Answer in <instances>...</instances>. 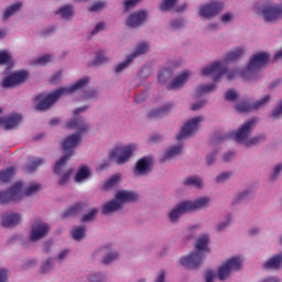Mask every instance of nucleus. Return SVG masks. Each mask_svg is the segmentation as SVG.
<instances>
[{
  "mask_svg": "<svg viewBox=\"0 0 282 282\" xmlns=\"http://www.w3.org/2000/svg\"><path fill=\"white\" fill-rule=\"evenodd\" d=\"M66 129H77V132L68 135L62 142V148L65 154L55 163L54 173H56V175H61V170L65 166L67 160L74 155V149L80 144V134L87 133V131H89V126L85 123L83 119H73L66 123Z\"/></svg>",
  "mask_w": 282,
  "mask_h": 282,
  "instance_id": "f257e3e1",
  "label": "nucleus"
},
{
  "mask_svg": "<svg viewBox=\"0 0 282 282\" xmlns=\"http://www.w3.org/2000/svg\"><path fill=\"white\" fill-rule=\"evenodd\" d=\"M87 83H89V78L84 77L70 87H62L50 95L45 96L43 94H39L33 98L34 104L36 105L35 109H37V111H47V109H50V107H52V105H54V102H56L62 96L75 94L78 89H83Z\"/></svg>",
  "mask_w": 282,
  "mask_h": 282,
  "instance_id": "f03ea898",
  "label": "nucleus"
},
{
  "mask_svg": "<svg viewBox=\"0 0 282 282\" xmlns=\"http://www.w3.org/2000/svg\"><path fill=\"white\" fill-rule=\"evenodd\" d=\"M195 248L197 251L181 258V264L189 270H197L204 261L203 252H210L208 249V236H202L197 239Z\"/></svg>",
  "mask_w": 282,
  "mask_h": 282,
  "instance_id": "7ed1b4c3",
  "label": "nucleus"
},
{
  "mask_svg": "<svg viewBox=\"0 0 282 282\" xmlns=\"http://www.w3.org/2000/svg\"><path fill=\"white\" fill-rule=\"evenodd\" d=\"M253 124H257V118L249 119L242 124L240 129H238L237 132H230L225 138H232L236 140V142L239 143L243 142L245 147H253V144H259V142H263V140H265V137L258 135L248 140V135L252 133Z\"/></svg>",
  "mask_w": 282,
  "mask_h": 282,
  "instance_id": "20e7f679",
  "label": "nucleus"
},
{
  "mask_svg": "<svg viewBox=\"0 0 282 282\" xmlns=\"http://www.w3.org/2000/svg\"><path fill=\"white\" fill-rule=\"evenodd\" d=\"M138 199V194L129 191H121L116 194V199L106 203L102 207L104 215H109V213H118L122 210L124 204L130 202H135Z\"/></svg>",
  "mask_w": 282,
  "mask_h": 282,
  "instance_id": "39448f33",
  "label": "nucleus"
},
{
  "mask_svg": "<svg viewBox=\"0 0 282 282\" xmlns=\"http://www.w3.org/2000/svg\"><path fill=\"white\" fill-rule=\"evenodd\" d=\"M208 202H210L208 197H200L194 202H183L176 208L170 212L169 217L171 221H177V219H180V217L186 213H191L192 210H202V208H204Z\"/></svg>",
  "mask_w": 282,
  "mask_h": 282,
  "instance_id": "423d86ee",
  "label": "nucleus"
},
{
  "mask_svg": "<svg viewBox=\"0 0 282 282\" xmlns=\"http://www.w3.org/2000/svg\"><path fill=\"white\" fill-rule=\"evenodd\" d=\"M270 61V54L268 53H258L256 54L249 62L248 66L241 72L242 78L250 80L254 78V74L259 72V69H263L265 65H268Z\"/></svg>",
  "mask_w": 282,
  "mask_h": 282,
  "instance_id": "0eeeda50",
  "label": "nucleus"
},
{
  "mask_svg": "<svg viewBox=\"0 0 282 282\" xmlns=\"http://www.w3.org/2000/svg\"><path fill=\"white\" fill-rule=\"evenodd\" d=\"M238 72L239 70H234L231 73H228V68L224 67L223 62H214L210 66L202 69V75L210 76L212 74H217L214 76V80L215 83H217V80H221V77L226 74H227L228 80H232V78L237 76Z\"/></svg>",
  "mask_w": 282,
  "mask_h": 282,
  "instance_id": "6e6552de",
  "label": "nucleus"
},
{
  "mask_svg": "<svg viewBox=\"0 0 282 282\" xmlns=\"http://www.w3.org/2000/svg\"><path fill=\"white\" fill-rule=\"evenodd\" d=\"M23 183H15L8 191H0V204H10L23 199Z\"/></svg>",
  "mask_w": 282,
  "mask_h": 282,
  "instance_id": "1a4fd4ad",
  "label": "nucleus"
},
{
  "mask_svg": "<svg viewBox=\"0 0 282 282\" xmlns=\"http://www.w3.org/2000/svg\"><path fill=\"white\" fill-rule=\"evenodd\" d=\"M133 151H135V144L117 147L113 150H111L109 158L110 160H115L119 165L127 164L131 155H133Z\"/></svg>",
  "mask_w": 282,
  "mask_h": 282,
  "instance_id": "9d476101",
  "label": "nucleus"
},
{
  "mask_svg": "<svg viewBox=\"0 0 282 282\" xmlns=\"http://www.w3.org/2000/svg\"><path fill=\"white\" fill-rule=\"evenodd\" d=\"M243 261L239 257H234L226 261L219 269H218V279L219 281H226L227 278L230 276V272L232 270H241V265Z\"/></svg>",
  "mask_w": 282,
  "mask_h": 282,
  "instance_id": "9b49d317",
  "label": "nucleus"
},
{
  "mask_svg": "<svg viewBox=\"0 0 282 282\" xmlns=\"http://www.w3.org/2000/svg\"><path fill=\"white\" fill-rule=\"evenodd\" d=\"M202 121H204L203 117H195L192 120L187 121L181 129V132L176 135V140L181 141L191 138L193 133L199 130V123Z\"/></svg>",
  "mask_w": 282,
  "mask_h": 282,
  "instance_id": "f8f14e48",
  "label": "nucleus"
},
{
  "mask_svg": "<svg viewBox=\"0 0 282 282\" xmlns=\"http://www.w3.org/2000/svg\"><path fill=\"white\" fill-rule=\"evenodd\" d=\"M224 10V3L219 1H210L203 7H200L199 14L204 19H213V17H217L219 12Z\"/></svg>",
  "mask_w": 282,
  "mask_h": 282,
  "instance_id": "ddd939ff",
  "label": "nucleus"
},
{
  "mask_svg": "<svg viewBox=\"0 0 282 282\" xmlns=\"http://www.w3.org/2000/svg\"><path fill=\"white\" fill-rule=\"evenodd\" d=\"M28 72L26 70H20L12 73L2 82V87L6 89L10 87H17V85H23V83H28Z\"/></svg>",
  "mask_w": 282,
  "mask_h": 282,
  "instance_id": "4468645a",
  "label": "nucleus"
},
{
  "mask_svg": "<svg viewBox=\"0 0 282 282\" xmlns=\"http://www.w3.org/2000/svg\"><path fill=\"white\" fill-rule=\"evenodd\" d=\"M265 102H270V95H265L262 99L256 101L253 105H250V101H239L236 105V109L239 111V113H250V111H254V109H261Z\"/></svg>",
  "mask_w": 282,
  "mask_h": 282,
  "instance_id": "2eb2a0df",
  "label": "nucleus"
},
{
  "mask_svg": "<svg viewBox=\"0 0 282 282\" xmlns=\"http://www.w3.org/2000/svg\"><path fill=\"white\" fill-rule=\"evenodd\" d=\"M47 232H50V225L42 220H35L31 230V241H39V239L47 237Z\"/></svg>",
  "mask_w": 282,
  "mask_h": 282,
  "instance_id": "dca6fc26",
  "label": "nucleus"
},
{
  "mask_svg": "<svg viewBox=\"0 0 282 282\" xmlns=\"http://www.w3.org/2000/svg\"><path fill=\"white\" fill-rule=\"evenodd\" d=\"M262 14L268 22L276 21L282 17V8L276 6H267L262 9Z\"/></svg>",
  "mask_w": 282,
  "mask_h": 282,
  "instance_id": "f3484780",
  "label": "nucleus"
},
{
  "mask_svg": "<svg viewBox=\"0 0 282 282\" xmlns=\"http://www.w3.org/2000/svg\"><path fill=\"white\" fill-rule=\"evenodd\" d=\"M153 160L149 156L140 159L134 169V175H147L151 171Z\"/></svg>",
  "mask_w": 282,
  "mask_h": 282,
  "instance_id": "a211bd4d",
  "label": "nucleus"
},
{
  "mask_svg": "<svg viewBox=\"0 0 282 282\" xmlns=\"http://www.w3.org/2000/svg\"><path fill=\"white\" fill-rule=\"evenodd\" d=\"M147 17H149L147 11H137L128 18L127 25L129 28H140L147 21Z\"/></svg>",
  "mask_w": 282,
  "mask_h": 282,
  "instance_id": "6ab92c4d",
  "label": "nucleus"
},
{
  "mask_svg": "<svg viewBox=\"0 0 282 282\" xmlns=\"http://www.w3.org/2000/svg\"><path fill=\"white\" fill-rule=\"evenodd\" d=\"M3 113V109L0 108V116ZM23 120L21 115H11L0 119V124L4 127L6 130L14 129Z\"/></svg>",
  "mask_w": 282,
  "mask_h": 282,
  "instance_id": "aec40b11",
  "label": "nucleus"
},
{
  "mask_svg": "<svg viewBox=\"0 0 282 282\" xmlns=\"http://www.w3.org/2000/svg\"><path fill=\"white\" fill-rule=\"evenodd\" d=\"M21 224V216L19 214H6L2 216L3 228H14Z\"/></svg>",
  "mask_w": 282,
  "mask_h": 282,
  "instance_id": "412c9836",
  "label": "nucleus"
},
{
  "mask_svg": "<svg viewBox=\"0 0 282 282\" xmlns=\"http://www.w3.org/2000/svg\"><path fill=\"white\" fill-rule=\"evenodd\" d=\"M87 204L85 203H76L74 206L69 207L62 214L63 219L67 217H74V215L83 213V208H85Z\"/></svg>",
  "mask_w": 282,
  "mask_h": 282,
  "instance_id": "4be33fe9",
  "label": "nucleus"
},
{
  "mask_svg": "<svg viewBox=\"0 0 282 282\" xmlns=\"http://www.w3.org/2000/svg\"><path fill=\"white\" fill-rule=\"evenodd\" d=\"M191 77V72H183L170 84L169 89H178Z\"/></svg>",
  "mask_w": 282,
  "mask_h": 282,
  "instance_id": "5701e85b",
  "label": "nucleus"
},
{
  "mask_svg": "<svg viewBox=\"0 0 282 282\" xmlns=\"http://www.w3.org/2000/svg\"><path fill=\"white\" fill-rule=\"evenodd\" d=\"M45 164V159L43 158H33L29 161V164L25 165L26 173H34V171H39L40 166Z\"/></svg>",
  "mask_w": 282,
  "mask_h": 282,
  "instance_id": "b1692460",
  "label": "nucleus"
},
{
  "mask_svg": "<svg viewBox=\"0 0 282 282\" xmlns=\"http://www.w3.org/2000/svg\"><path fill=\"white\" fill-rule=\"evenodd\" d=\"M55 14H59L62 19L69 21V19L74 17V7H72V4H66L55 11Z\"/></svg>",
  "mask_w": 282,
  "mask_h": 282,
  "instance_id": "393cba45",
  "label": "nucleus"
},
{
  "mask_svg": "<svg viewBox=\"0 0 282 282\" xmlns=\"http://www.w3.org/2000/svg\"><path fill=\"white\" fill-rule=\"evenodd\" d=\"M89 175H91L89 166L83 165L75 175V182H85V180H89Z\"/></svg>",
  "mask_w": 282,
  "mask_h": 282,
  "instance_id": "a878e982",
  "label": "nucleus"
},
{
  "mask_svg": "<svg viewBox=\"0 0 282 282\" xmlns=\"http://www.w3.org/2000/svg\"><path fill=\"white\" fill-rule=\"evenodd\" d=\"M21 8H23V3L22 2H17L13 3L11 6H9L3 14V21H8V19H10V17H12L15 12H19V10H21Z\"/></svg>",
  "mask_w": 282,
  "mask_h": 282,
  "instance_id": "bb28decb",
  "label": "nucleus"
},
{
  "mask_svg": "<svg viewBox=\"0 0 282 282\" xmlns=\"http://www.w3.org/2000/svg\"><path fill=\"white\" fill-rule=\"evenodd\" d=\"M281 262L282 256H274L272 259L268 260L263 264V268H265L267 270H278V268H281Z\"/></svg>",
  "mask_w": 282,
  "mask_h": 282,
  "instance_id": "cd10ccee",
  "label": "nucleus"
},
{
  "mask_svg": "<svg viewBox=\"0 0 282 282\" xmlns=\"http://www.w3.org/2000/svg\"><path fill=\"white\" fill-rule=\"evenodd\" d=\"M181 153H182V145L172 147L165 151L162 162H166V160H171V158H175Z\"/></svg>",
  "mask_w": 282,
  "mask_h": 282,
  "instance_id": "c85d7f7f",
  "label": "nucleus"
},
{
  "mask_svg": "<svg viewBox=\"0 0 282 282\" xmlns=\"http://www.w3.org/2000/svg\"><path fill=\"white\" fill-rule=\"evenodd\" d=\"M173 107V105L169 104L162 108L152 110L149 113V118H160V116H166V113H169V111H171V108Z\"/></svg>",
  "mask_w": 282,
  "mask_h": 282,
  "instance_id": "c756f323",
  "label": "nucleus"
},
{
  "mask_svg": "<svg viewBox=\"0 0 282 282\" xmlns=\"http://www.w3.org/2000/svg\"><path fill=\"white\" fill-rule=\"evenodd\" d=\"M240 56H243V50L236 48L226 55L225 63L228 65V63H232V61H237V58H240Z\"/></svg>",
  "mask_w": 282,
  "mask_h": 282,
  "instance_id": "7c9ffc66",
  "label": "nucleus"
},
{
  "mask_svg": "<svg viewBox=\"0 0 282 282\" xmlns=\"http://www.w3.org/2000/svg\"><path fill=\"white\" fill-rule=\"evenodd\" d=\"M147 52H149V44L142 42L137 46L135 51L129 56L132 57L133 61L134 58H137V56H142V54H147Z\"/></svg>",
  "mask_w": 282,
  "mask_h": 282,
  "instance_id": "2f4dec72",
  "label": "nucleus"
},
{
  "mask_svg": "<svg viewBox=\"0 0 282 282\" xmlns=\"http://www.w3.org/2000/svg\"><path fill=\"white\" fill-rule=\"evenodd\" d=\"M215 89H217V84L200 85L196 89V96H202V94H208L209 91H215Z\"/></svg>",
  "mask_w": 282,
  "mask_h": 282,
  "instance_id": "473e14b6",
  "label": "nucleus"
},
{
  "mask_svg": "<svg viewBox=\"0 0 282 282\" xmlns=\"http://www.w3.org/2000/svg\"><path fill=\"white\" fill-rule=\"evenodd\" d=\"M185 186H195V188H199L202 186V178L199 176H191L184 181Z\"/></svg>",
  "mask_w": 282,
  "mask_h": 282,
  "instance_id": "72a5a7b5",
  "label": "nucleus"
},
{
  "mask_svg": "<svg viewBox=\"0 0 282 282\" xmlns=\"http://www.w3.org/2000/svg\"><path fill=\"white\" fill-rule=\"evenodd\" d=\"M72 237L75 241H83V239H85V227H77L73 229Z\"/></svg>",
  "mask_w": 282,
  "mask_h": 282,
  "instance_id": "f704fd0d",
  "label": "nucleus"
},
{
  "mask_svg": "<svg viewBox=\"0 0 282 282\" xmlns=\"http://www.w3.org/2000/svg\"><path fill=\"white\" fill-rule=\"evenodd\" d=\"M12 175H14V167H9L2 172H0V182L6 184L9 180H12Z\"/></svg>",
  "mask_w": 282,
  "mask_h": 282,
  "instance_id": "c9c22d12",
  "label": "nucleus"
},
{
  "mask_svg": "<svg viewBox=\"0 0 282 282\" xmlns=\"http://www.w3.org/2000/svg\"><path fill=\"white\" fill-rule=\"evenodd\" d=\"M177 1L178 0H163L160 6V10H162V12H169V10H173V8H175V3H177Z\"/></svg>",
  "mask_w": 282,
  "mask_h": 282,
  "instance_id": "e433bc0d",
  "label": "nucleus"
},
{
  "mask_svg": "<svg viewBox=\"0 0 282 282\" xmlns=\"http://www.w3.org/2000/svg\"><path fill=\"white\" fill-rule=\"evenodd\" d=\"M41 191V184L35 183V184H31L25 191H24V195H26V197H30V195H35V193H39Z\"/></svg>",
  "mask_w": 282,
  "mask_h": 282,
  "instance_id": "4c0bfd02",
  "label": "nucleus"
},
{
  "mask_svg": "<svg viewBox=\"0 0 282 282\" xmlns=\"http://www.w3.org/2000/svg\"><path fill=\"white\" fill-rule=\"evenodd\" d=\"M120 180V175H115L110 177L104 185V191H109V188H113L118 184V181Z\"/></svg>",
  "mask_w": 282,
  "mask_h": 282,
  "instance_id": "58836bf2",
  "label": "nucleus"
},
{
  "mask_svg": "<svg viewBox=\"0 0 282 282\" xmlns=\"http://www.w3.org/2000/svg\"><path fill=\"white\" fill-rule=\"evenodd\" d=\"M12 63V56L7 51L0 52V65H10Z\"/></svg>",
  "mask_w": 282,
  "mask_h": 282,
  "instance_id": "ea45409f",
  "label": "nucleus"
},
{
  "mask_svg": "<svg viewBox=\"0 0 282 282\" xmlns=\"http://www.w3.org/2000/svg\"><path fill=\"white\" fill-rule=\"evenodd\" d=\"M133 62V57H130L129 55L127 56V59L122 63H120L117 67H116V72L117 74H120V72L127 69V67H129V65Z\"/></svg>",
  "mask_w": 282,
  "mask_h": 282,
  "instance_id": "a19ab883",
  "label": "nucleus"
},
{
  "mask_svg": "<svg viewBox=\"0 0 282 282\" xmlns=\"http://www.w3.org/2000/svg\"><path fill=\"white\" fill-rule=\"evenodd\" d=\"M109 62V58H107V56H105V53H97V56L95 58V61L93 62L94 65H105L106 63Z\"/></svg>",
  "mask_w": 282,
  "mask_h": 282,
  "instance_id": "79ce46f5",
  "label": "nucleus"
},
{
  "mask_svg": "<svg viewBox=\"0 0 282 282\" xmlns=\"http://www.w3.org/2000/svg\"><path fill=\"white\" fill-rule=\"evenodd\" d=\"M96 215H98V209H91L88 214L82 217L83 223L91 221V219H96Z\"/></svg>",
  "mask_w": 282,
  "mask_h": 282,
  "instance_id": "37998d69",
  "label": "nucleus"
},
{
  "mask_svg": "<svg viewBox=\"0 0 282 282\" xmlns=\"http://www.w3.org/2000/svg\"><path fill=\"white\" fill-rule=\"evenodd\" d=\"M116 259H118V253L111 252L104 258L102 263L104 265H109V263H112V261H116Z\"/></svg>",
  "mask_w": 282,
  "mask_h": 282,
  "instance_id": "c03bdc74",
  "label": "nucleus"
},
{
  "mask_svg": "<svg viewBox=\"0 0 282 282\" xmlns=\"http://www.w3.org/2000/svg\"><path fill=\"white\" fill-rule=\"evenodd\" d=\"M238 96L235 90H228L225 94V100H228L229 102H235L237 100Z\"/></svg>",
  "mask_w": 282,
  "mask_h": 282,
  "instance_id": "a18cd8bd",
  "label": "nucleus"
},
{
  "mask_svg": "<svg viewBox=\"0 0 282 282\" xmlns=\"http://www.w3.org/2000/svg\"><path fill=\"white\" fill-rule=\"evenodd\" d=\"M70 175H72V171H68L65 174H63L58 181V185L65 186L67 184V182H69Z\"/></svg>",
  "mask_w": 282,
  "mask_h": 282,
  "instance_id": "49530a36",
  "label": "nucleus"
},
{
  "mask_svg": "<svg viewBox=\"0 0 282 282\" xmlns=\"http://www.w3.org/2000/svg\"><path fill=\"white\" fill-rule=\"evenodd\" d=\"M52 270V259L46 260L41 268L42 274H47Z\"/></svg>",
  "mask_w": 282,
  "mask_h": 282,
  "instance_id": "de8ad7c7",
  "label": "nucleus"
},
{
  "mask_svg": "<svg viewBox=\"0 0 282 282\" xmlns=\"http://www.w3.org/2000/svg\"><path fill=\"white\" fill-rule=\"evenodd\" d=\"M105 6H107L105 2H96L95 4H93L91 7H89V12H98L99 10H102V8H105Z\"/></svg>",
  "mask_w": 282,
  "mask_h": 282,
  "instance_id": "09e8293b",
  "label": "nucleus"
},
{
  "mask_svg": "<svg viewBox=\"0 0 282 282\" xmlns=\"http://www.w3.org/2000/svg\"><path fill=\"white\" fill-rule=\"evenodd\" d=\"M140 1H142V0H126L124 1L126 12H129V10H131V8H133L134 6H138V3H140Z\"/></svg>",
  "mask_w": 282,
  "mask_h": 282,
  "instance_id": "8fccbe9b",
  "label": "nucleus"
},
{
  "mask_svg": "<svg viewBox=\"0 0 282 282\" xmlns=\"http://www.w3.org/2000/svg\"><path fill=\"white\" fill-rule=\"evenodd\" d=\"M50 61H52V56L50 55H44V56H41L39 57L35 63L37 65H47V63H50Z\"/></svg>",
  "mask_w": 282,
  "mask_h": 282,
  "instance_id": "3c124183",
  "label": "nucleus"
},
{
  "mask_svg": "<svg viewBox=\"0 0 282 282\" xmlns=\"http://www.w3.org/2000/svg\"><path fill=\"white\" fill-rule=\"evenodd\" d=\"M90 282H102L105 281V275L100 273H95L88 278Z\"/></svg>",
  "mask_w": 282,
  "mask_h": 282,
  "instance_id": "603ef678",
  "label": "nucleus"
},
{
  "mask_svg": "<svg viewBox=\"0 0 282 282\" xmlns=\"http://www.w3.org/2000/svg\"><path fill=\"white\" fill-rule=\"evenodd\" d=\"M281 171H282V164L275 165V167L273 169V174L271 175V182H274V180L279 177V173H281Z\"/></svg>",
  "mask_w": 282,
  "mask_h": 282,
  "instance_id": "864d4df0",
  "label": "nucleus"
},
{
  "mask_svg": "<svg viewBox=\"0 0 282 282\" xmlns=\"http://www.w3.org/2000/svg\"><path fill=\"white\" fill-rule=\"evenodd\" d=\"M184 26V21L182 20H174L171 22L172 30H180V28Z\"/></svg>",
  "mask_w": 282,
  "mask_h": 282,
  "instance_id": "5fc2aeb1",
  "label": "nucleus"
},
{
  "mask_svg": "<svg viewBox=\"0 0 282 282\" xmlns=\"http://www.w3.org/2000/svg\"><path fill=\"white\" fill-rule=\"evenodd\" d=\"M230 175H231L230 172L223 173L216 177V182H218V184H221V182H226V180H228Z\"/></svg>",
  "mask_w": 282,
  "mask_h": 282,
  "instance_id": "6e6d98bb",
  "label": "nucleus"
},
{
  "mask_svg": "<svg viewBox=\"0 0 282 282\" xmlns=\"http://www.w3.org/2000/svg\"><path fill=\"white\" fill-rule=\"evenodd\" d=\"M0 282H8V269H0Z\"/></svg>",
  "mask_w": 282,
  "mask_h": 282,
  "instance_id": "4d7b16f0",
  "label": "nucleus"
},
{
  "mask_svg": "<svg viewBox=\"0 0 282 282\" xmlns=\"http://www.w3.org/2000/svg\"><path fill=\"white\" fill-rule=\"evenodd\" d=\"M105 28V22L98 23L95 29L91 31V35L98 34V32H101V30Z\"/></svg>",
  "mask_w": 282,
  "mask_h": 282,
  "instance_id": "13d9d810",
  "label": "nucleus"
},
{
  "mask_svg": "<svg viewBox=\"0 0 282 282\" xmlns=\"http://www.w3.org/2000/svg\"><path fill=\"white\" fill-rule=\"evenodd\" d=\"M206 282H213V279H215V271H206L205 273Z\"/></svg>",
  "mask_w": 282,
  "mask_h": 282,
  "instance_id": "bf43d9fd",
  "label": "nucleus"
},
{
  "mask_svg": "<svg viewBox=\"0 0 282 282\" xmlns=\"http://www.w3.org/2000/svg\"><path fill=\"white\" fill-rule=\"evenodd\" d=\"M228 226H230V220H227V221H225V223H220V224L217 226L216 230H217L218 232H221V230H225V228H228Z\"/></svg>",
  "mask_w": 282,
  "mask_h": 282,
  "instance_id": "052dcab7",
  "label": "nucleus"
},
{
  "mask_svg": "<svg viewBox=\"0 0 282 282\" xmlns=\"http://www.w3.org/2000/svg\"><path fill=\"white\" fill-rule=\"evenodd\" d=\"M249 192L245 191L242 194H239L236 198V204H239V202H243L246 197H248Z\"/></svg>",
  "mask_w": 282,
  "mask_h": 282,
  "instance_id": "680f3d73",
  "label": "nucleus"
},
{
  "mask_svg": "<svg viewBox=\"0 0 282 282\" xmlns=\"http://www.w3.org/2000/svg\"><path fill=\"white\" fill-rule=\"evenodd\" d=\"M206 105V101H200L198 104H193L192 105V111H197L198 109H202Z\"/></svg>",
  "mask_w": 282,
  "mask_h": 282,
  "instance_id": "e2e57ef3",
  "label": "nucleus"
},
{
  "mask_svg": "<svg viewBox=\"0 0 282 282\" xmlns=\"http://www.w3.org/2000/svg\"><path fill=\"white\" fill-rule=\"evenodd\" d=\"M232 158H235V152H227L224 155V162H230V160H232Z\"/></svg>",
  "mask_w": 282,
  "mask_h": 282,
  "instance_id": "0e129e2a",
  "label": "nucleus"
},
{
  "mask_svg": "<svg viewBox=\"0 0 282 282\" xmlns=\"http://www.w3.org/2000/svg\"><path fill=\"white\" fill-rule=\"evenodd\" d=\"M215 155H217V152H214L212 155L207 156V164H215Z\"/></svg>",
  "mask_w": 282,
  "mask_h": 282,
  "instance_id": "69168bd1",
  "label": "nucleus"
},
{
  "mask_svg": "<svg viewBox=\"0 0 282 282\" xmlns=\"http://www.w3.org/2000/svg\"><path fill=\"white\" fill-rule=\"evenodd\" d=\"M230 19H232V15L230 13H225L223 17H221V21L224 23H228V21H230Z\"/></svg>",
  "mask_w": 282,
  "mask_h": 282,
  "instance_id": "338daca9",
  "label": "nucleus"
},
{
  "mask_svg": "<svg viewBox=\"0 0 282 282\" xmlns=\"http://www.w3.org/2000/svg\"><path fill=\"white\" fill-rule=\"evenodd\" d=\"M86 109H87V106L79 107V108H77V109L74 111V115H75V116H78V113L85 112Z\"/></svg>",
  "mask_w": 282,
  "mask_h": 282,
  "instance_id": "774afa93",
  "label": "nucleus"
}]
</instances>
